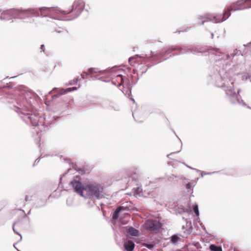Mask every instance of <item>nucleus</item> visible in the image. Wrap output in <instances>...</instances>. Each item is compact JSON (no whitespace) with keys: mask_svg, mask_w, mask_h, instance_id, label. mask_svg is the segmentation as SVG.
<instances>
[{"mask_svg":"<svg viewBox=\"0 0 251 251\" xmlns=\"http://www.w3.org/2000/svg\"><path fill=\"white\" fill-rule=\"evenodd\" d=\"M236 59L237 62L233 64L231 68L227 69V67L230 66L231 64L229 62H226L225 63V68L214 72L210 76L215 85L222 88L225 92L226 96L232 103L245 105V103L241 99L239 95V90L236 93L234 86V76L240 74L241 71L244 69V57L242 55H237Z\"/></svg>","mask_w":251,"mask_h":251,"instance_id":"f257e3e1","label":"nucleus"},{"mask_svg":"<svg viewBox=\"0 0 251 251\" xmlns=\"http://www.w3.org/2000/svg\"><path fill=\"white\" fill-rule=\"evenodd\" d=\"M34 95L33 93L27 90H22L20 95L15 100L13 103L14 110L20 114L21 118L27 124H31L33 126H40L45 125L44 121L45 119L41 116L39 117L34 113H32L33 107L32 100Z\"/></svg>","mask_w":251,"mask_h":251,"instance_id":"f03ea898","label":"nucleus"},{"mask_svg":"<svg viewBox=\"0 0 251 251\" xmlns=\"http://www.w3.org/2000/svg\"><path fill=\"white\" fill-rule=\"evenodd\" d=\"M70 185L76 193L85 199L99 200L103 196V187L97 182H88L82 184L80 181L74 180Z\"/></svg>","mask_w":251,"mask_h":251,"instance_id":"7ed1b4c3","label":"nucleus"},{"mask_svg":"<svg viewBox=\"0 0 251 251\" xmlns=\"http://www.w3.org/2000/svg\"><path fill=\"white\" fill-rule=\"evenodd\" d=\"M42 17H49L52 19L61 20L62 13H64V10L58 7H42L38 8Z\"/></svg>","mask_w":251,"mask_h":251,"instance_id":"20e7f679","label":"nucleus"},{"mask_svg":"<svg viewBox=\"0 0 251 251\" xmlns=\"http://www.w3.org/2000/svg\"><path fill=\"white\" fill-rule=\"evenodd\" d=\"M169 50L172 51L179 50L180 51L179 54L187 53L188 52L196 53L197 52H203L206 50V49L199 46H174L166 50L162 51L160 52V55L163 56L166 53L169 51Z\"/></svg>","mask_w":251,"mask_h":251,"instance_id":"39448f33","label":"nucleus"},{"mask_svg":"<svg viewBox=\"0 0 251 251\" xmlns=\"http://www.w3.org/2000/svg\"><path fill=\"white\" fill-rule=\"evenodd\" d=\"M251 8V0H239L235 3H233L223 14L224 19L226 20L230 16L231 11H237Z\"/></svg>","mask_w":251,"mask_h":251,"instance_id":"423d86ee","label":"nucleus"},{"mask_svg":"<svg viewBox=\"0 0 251 251\" xmlns=\"http://www.w3.org/2000/svg\"><path fill=\"white\" fill-rule=\"evenodd\" d=\"M84 7L85 3L83 0H76L73 3L72 9L69 11L64 10L65 13H62V15L63 16L74 12V14L69 16L70 18L69 19H67V20H72L77 18L80 15Z\"/></svg>","mask_w":251,"mask_h":251,"instance_id":"0eeeda50","label":"nucleus"},{"mask_svg":"<svg viewBox=\"0 0 251 251\" xmlns=\"http://www.w3.org/2000/svg\"><path fill=\"white\" fill-rule=\"evenodd\" d=\"M15 19L21 20H26L40 15L37 10L32 8L15 9Z\"/></svg>","mask_w":251,"mask_h":251,"instance_id":"6e6552de","label":"nucleus"},{"mask_svg":"<svg viewBox=\"0 0 251 251\" xmlns=\"http://www.w3.org/2000/svg\"><path fill=\"white\" fill-rule=\"evenodd\" d=\"M197 19L200 20H207L215 23H221L226 20L223 15L221 14L214 15L210 13H205L203 15H199L197 17ZM204 24V21H203L201 25H203Z\"/></svg>","mask_w":251,"mask_h":251,"instance_id":"1a4fd4ad","label":"nucleus"},{"mask_svg":"<svg viewBox=\"0 0 251 251\" xmlns=\"http://www.w3.org/2000/svg\"><path fill=\"white\" fill-rule=\"evenodd\" d=\"M214 50L215 53L212 54L213 56L211 57L213 58L215 62L222 61V62H225L226 60L230 59V57L233 59L237 53V50H234V52L230 55L222 52L219 49H214Z\"/></svg>","mask_w":251,"mask_h":251,"instance_id":"9d476101","label":"nucleus"},{"mask_svg":"<svg viewBox=\"0 0 251 251\" xmlns=\"http://www.w3.org/2000/svg\"><path fill=\"white\" fill-rule=\"evenodd\" d=\"M145 228L148 230L157 232L161 228V224L156 220H148L145 224Z\"/></svg>","mask_w":251,"mask_h":251,"instance_id":"9b49d317","label":"nucleus"},{"mask_svg":"<svg viewBox=\"0 0 251 251\" xmlns=\"http://www.w3.org/2000/svg\"><path fill=\"white\" fill-rule=\"evenodd\" d=\"M15 9H10L1 12L0 19L3 21H9L15 19Z\"/></svg>","mask_w":251,"mask_h":251,"instance_id":"f8f14e48","label":"nucleus"},{"mask_svg":"<svg viewBox=\"0 0 251 251\" xmlns=\"http://www.w3.org/2000/svg\"><path fill=\"white\" fill-rule=\"evenodd\" d=\"M105 101H104V100H102L98 98H94L90 100V103L88 104L87 105H99L103 107L105 106Z\"/></svg>","mask_w":251,"mask_h":251,"instance_id":"ddd939ff","label":"nucleus"},{"mask_svg":"<svg viewBox=\"0 0 251 251\" xmlns=\"http://www.w3.org/2000/svg\"><path fill=\"white\" fill-rule=\"evenodd\" d=\"M104 101H105V106L103 107V108H108L115 111L120 110V106L115 102L108 100H104Z\"/></svg>","mask_w":251,"mask_h":251,"instance_id":"4468645a","label":"nucleus"},{"mask_svg":"<svg viewBox=\"0 0 251 251\" xmlns=\"http://www.w3.org/2000/svg\"><path fill=\"white\" fill-rule=\"evenodd\" d=\"M76 90H77V87H73V88H67L66 89H61L58 91L57 94L52 96V99H56L59 97V96L62 95L63 94H65L68 92H71L72 91Z\"/></svg>","mask_w":251,"mask_h":251,"instance_id":"2eb2a0df","label":"nucleus"},{"mask_svg":"<svg viewBox=\"0 0 251 251\" xmlns=\"http://www.w3.org/2000/svg\"><path fill=\"white\" fill-rule=\"evenodd\" d=\"M134 243L130 240L125 241L124 245L125 249L127 251H132L134 248Z\"/></svg>","mask_w":251,"mask_h":251,"instance_id":"dca6fc26","label":"nucleus"},{"mask_svg":"<svg viewBox=\"0 0 251 251\" xmlns=\"http://www.w3.org/2000/svg\"><path fill=\"white\" fill-rule=\"evenodd\" d=\"M126 232L132 236H138L139 235V231L133 227H127Z\"/></svg>","mask_w":251,"mask_h":251,"instance_id":"f3484780","label":"nucleus"},{"mask_svg":"<svg viewBox=\"0 0 251 251\" xmlns=\"http://www.w3.org/2000/svg\"><path fill=\"white\" fill-rule=\"evenodd\" d=\"M182 228L184 233L186 234H190L191 232L192 229L191 222L187 221L186 223V227L185 226H182Z\"/></svg>","mask_w":251,"mask_h":251,"instance_id":"a211bd4d","label":"nucleus"},{"mask_svg":"<svg viewBox=\"0 0 251 251\" xmlns=\"http://www.w3.org/2000/svg\"><path fill=\"white\" fill-rule=\"evenodd\" d=\"M99 72V69L97 68H91L87 70V71L84 72V73L86 75H89L93 73H97Z\"/></svg>","mask_w":251,"mask_h":251,"instance_id":"6ab92c4d","label":"nucleus"},{"mask_svg":"<svg viewBox=\"0 0 251 251\" xmlns=\"http://www.w3.org/2000/svg\"><path fill=\"white\" fill-rule=\"evenodd\" d=\"M122 209V207L120 206L117 209V210L114 212L112 218L113 219L116 220L118 218L119 213Z\"/></svg>","mask_w":251,"mask_h":251,"instance_id":"aec40b11","label":"nucleus"},{"mask_svg":"<svg viewBox=\"0 0 251 251\" xmlns=\"http://www.w3.org/2000/svg\"><path fill=\"white\" fill-rule=\"evenodd\" d=\"M210 249L211 251H222V249L221 247L217 246L215 245H210Z\"/></svg>","mask_w":251,"mask_h":251,"instance_id":"412c9836","label":"nucleus"},{"mask_svg":"<svg viewBox=\"0 0 251 251\" xmlns=\"http://www.w3.org/2000/svg\"><path fill=\"white\" fill-rule=\"evenodd\" d=\"M179 240L180 238L176 235H173L171 237V243L174 244H176Z\"/></svg>","mask_w":251,"mask_h":251,"instance_id":"4be33fe9","label":"nucleus"},{"mask_svg":"<svg viewBox=\"0 0 251 251\" xmlns=\"http://www.w3.org/2000/svg\"><path fill=\"white\" fill-rule=\"evenodd\" d=\"M66 203L68 206H73L74 205V199L73 198H69L67 199Z\"/></svg>","mask_w":251,"mask_h":251,"instance_id":"5701e85b","label":"nucleus"},{"mask_svg":"<svg viewBox=\"0 0 251 251\" xmlns=\"http://www.w3.org/2000/svg\"><path fill=\"white\" fill-rule=\"evenodd\" d=\"M251 75L245 73L242 75V78L243 80L246 81L248 78L250 79Z\"/></svg>","mask_w":251,"mask_h":251,"instance_id":"b1692460","label":"nucleus"},{"mask_svg":"<svg viewBox=\"0 0 251 251\" xmlns=\"http://www.w3.org/2000/svg\"><path fill=\"white\" fill-rule=\"evenodd\" d=\"M217 173H218V172H210V173H205L203 171H201V177H203V176L204 175H211V174Z\"/></svg>","mask_w":251,"mask_h":251,"instance_id":"393cba45","label":"nucleus"},{"mask_svg":"<svg viewBox=\"0 0 251 251\" xmlns=\"http://www.w3.org/2000/svg\"><path fill=\"white\" fill-rule=\"evenodd\" d=\"M194 212L195 213L196 215L197 216H198L199 215V208H198V205L195 204L194 206Z\"/></svg>","mask_w":251,"mask_h":251,"instance_id":"a878e982","label":"nucleus"},{"mask_svg":"<svg viewBox=\"0 0 251 251\" xmlns=\"http://www.w3.org/2000/svg\"><path fill=\"white\" fill-rule=\"evenodd\" d=\"M118 77H119L121 79V82L120 83V85H123L125 82V79L122 75H118L117 76Z\"/></svg>","mask_w":251,"mask_h":251,"instance_id":"bb28decb","label":"nucleus"},{"mask_svg":"<svg viewBox=\"0 0 251 251\" xmlns=\"http://www.w3.org/2000/svg\"><path fill=\"white\" fill-rule=\"evenodd\" d=\"M64 31H66V30L61 27L55 28L54 29V31L57 33H62Z\"/></svg>","mask_w":251,"mask_h":251,"instance_id":"cd10ccee","label":"nucleus"},{"mask_svg":"<svg viewBox=\"0 0 251 251\" xmlns=\"http://www.w3.org/2000/svg\"><path fill=\"white\" fill-rule=\"evenodd\" d=\"M113 68H114V67L111 68H110V69L108 68V69H105V70H102V71H100V70H99V72L100 74H106V73H107L109 70H112Z\"/></svg>","mask_w":251,"mask_h":251,"instance_id":"c85d7f7f","label":"nucleus"},{"mask_svg":"<svg viewBox=\"0 0 251 251\" xmlns=\"http://www.w3.org/2000/svg\"><path fill=\"white\" fill-rule=\"evenodd\" d=\"M145 246L150 250H152L154 248V244H146Z\"/></svg>","mask_w":251,"mask_h":251,"instance_id":"c756f323","label":"nucleus"},{"mask_svg":"<svg viewBox=\"0 0 251 251\" xmlns=\"http://www.w3.org/2000/svg\"><path fill=\"white\" fill-rule=\"evenodd\" d=\"M15 225V223H14L13 225V230L15 233L17 234L18 235H19L20 236V241H21L22 239V235L15 229V228H14Z\"/></svg>","mask_w":251,"mask_h":251,"instance_id":"7c9ffc66","label":"nucleus"},{"mask_svg":"<svg viewBox=\"0 0 251 251\" xmlns=\"http://www.w3.org/2000/svg\"><path fill=\"white\" fill-rule=\"evenodd\" d=\"M167 177L169 178H170L171 179H174L175 178H176L177 177V176L174 174H171L170 175H168V176H167Z\"/></svg>","mask_w":251,"mask_h":251,"instance_id":"2f4dec72","label":"nucleus"},{"mask_svg":"<svg viewBox=\"0 0 251 251\" xmlns=\"http://www.w3.org/2000/svg\"><path fill=\"white\" fill-rule=\"evenodd\" d=\"M139 56L138 55H136L135 56L131 57L128 59V62L130 64V65H132L131 61L134 59H135L136 57H138Z\"/></svg>","mask_w":251,"mask_h":251,"instance_id":"473e14b6","label":"nucleus"},{"mask_svg":"<svg viewBox=\"0 0 251 251\" xmlns=\"http://www.w3.org/2000/svg\"><path fill=\"white\" fill-rule=\"evenodd\" d=\"M142 189L141 188H140V187L137 188V189H136L137 194H139L140 195V193L142 192Z\"/></svg>","mask_w":251,"mask_h":251,"instance_id":"72a5a7b5","label":"nucleus"},{"mask_svg":"<svg viewBox=\"0 0 251 251\" xmlns=\"http://www.w3.org/2000/svg\"><path fill=\"white\" fill-rule=\"evenodd\" d=\"M186 188L188 190L191 189V185L189 182L186 184Z\"/></svg>","mask_w":251,"mask_h":251,"instance_id":"f704fd0d","label":"nucleus"},{"mask_svg":"<svg viewBox=\"0 0 251 251\" xmlns=\"http://www.w3.org/2000/svg\"><path fill=\"white\" fill-rule=\"evenodd\" d=\"M180 151H176V152H172L170 154H169L168 155H167V157L169 159H172V158L171 157V156L174 154V153H177V152H179Z\"/></svg>","mask_w":251,"mask_h":251,"instance_id":"c9c22d12","label":"nucleus"},{"mask_svg":"<svg viewBox=\"0 0 251 251\" xmlns=\"http://www.w3.org/2000/svg\"><path fill=\"white\" fill-rule=\"evenodd\" d=\"M190 169H192V170L196 171L197 172H199L200 173H201V170H199L198 169H195V168H192V167H191Z\"/></svg>","mask_w":251,"mask_h":251,"instance_id":"e433bc0d","label":"nucleus"},{"mask_svg":"<svg viewBox=\"0 0 251 251\" xmlns=\"http://www.w3.org/2000/svg\"><path fill=\"white\" fill-rule=\"evenodd\" d=\"M209 32L210 33L211 38V39H213L214 37V33L213 32Z\"/></svg>","mask_w":251,"mask_h":251,"instance_id":"4c0bfd02","label":"nucleus"},{"mask_svg":"<svg viewBox=\"0 0 251 251\" xmlns=\"http://www.w3.org/2000/svg\"><path fill=\"white\" fill-rule=\"evenodd\" d=\"M44 48H45L44 45H42L41 46V49L42 50V51H44Z\"/></svg>","mask_w":251,"mask_h":251,"instance_id":"58836bf2","label":"nucleus"},{"mask_svg":"<svg viewBox=\"0 0 251 251\" xmlns=\"http://www.w3.org/2000/svg\"><path fill=\"white\" fill-rule=\"evenodd\" d=\"M182 163L185 166H186L187 167L189 168H190L191 167L189 166L188 165H186L184 162H182Z\"/></svg>","mask_w":251,"mask_h":251,"instance_id":"ea45409f","label":"nucleus"},{"mask_svg":"<svg viewBox=\"0 0 251 251\" xmlns=\"http://www.w3.org/2000/svg\"><path fill=\"white\" fill-rule=\"evenodd\" d=\"M246 46H247V47L250 48V47H251V43H249V44H248L246 45Z\"/></svg>","mask_w":251,"mask_h":251,"instance_id":"a19ab883","label":"nucleus"},{"mask_svg":"<svg viewBox=\"0 0 251 251\" xmlns=\"http://www.w3.org/2000/svg\"><path fill=\"white\" fill-rule=\"evenodd\" d=\"M25 201H28L29 200L28 199V196H26L25 198Z\"/></svg>","mask_w":251,"mask_h":251,"instance_id":"79ce46f5","label":"nucleus"},{"mask_svg":"<svg viewBox=\"0 0 251 251\" xmlns=\"http://www.w3.org/2000/svg\"><path fill=\"white\" fill-rule=\"evenodd\" d=\"M81 76L83 79H84L85 78V75H81Z\"/></svg>","mask_w":251,"mask_h":251,"instance_id":"37998d69","label":"nucleus"},{"mask_svg":"<svg viewBox=\"0 0 251 251\" xmlns=\"http://www.w3.org/2000/svg\"><path fill=\"white\" fill-rule=\"evenodd\" d=\"M75 82H71L70 83V85H73V84H75Z\"/></svg>","mask_w":251,"mask_h":251,"instance_id":"c03bdc74","label":"nucleus"},{"mask_svg":"<svg viewBox=\"0 0 251 251\" xmlns=\"http://www.w3.org/2000/svg\"><path fill=\"white\" fill-rule=\"evenodd\" d=\"M79 80V78H78V77H77V78L76 79V80H75V82H77V81H78Z\"/></svg>","mask_w":251,"mask_h":251,"instance_id":"a18cd8bd","label":"nucleus"},{"mask_svg":"<svg viewBox=\"0 0 251 251\" xmlns=\"http://www.w3.org/2000/svg\"><path fill=\"white\" fill-rule=\"evenodd\" d=\"M216 35L217 38H218L220 36V35L217 33L216 34Z\"/></svg>","mask_w":251,"mask_h":251,"instance_id":"49530a36","label":"nucleus"},{"mask_svg":"<svg viewBox=\"0 0 251 251\" xmlns=\"http://www.w3.org/2000/svg\"><path fill=\"white\" fill-rule=\"evenodd\" d=\"M130 100H131L132 101H133L134 102H135V100H134L133 99H132V98H130Z\"/></svg>","mask_w":251,"mask_h":251,"instance_id":"de8ad7c7","label":"nucleus"},{"mask_svg":"<svg viewBox=\"0 0 251 251\" xmlns=\"http://www.w3.org/2000/svg\"><path fill=\"white\" fill-rule=\"evenodd\" d=\"M55 89H56V88H54L52 91H54Z\"/></svg>","mask_w":251,"mask_h":251,"instance_id":"09e8293b","label":"nucleus"},{"mask_svg":"<svg viewBox=\"0 0 251 251\" xmlns=\"http://www.w3.org/2000/svg\"><path fill=\"white\" fill-rule=\"evenodd\" d=\"M132 116H133V117L134 118V114H132Z\"/></svg>","mask_w":251,"mask_h":251,"instance_id":"8fccbe9b","label":"nucleus"},{"mask_svg":"<svg viewBox=\"0 0 251 251\" xmlns=\"http://www.w3.org/2000/svg\"><path fill=\"white\" fill-rule=\"evenodd\" d=\"M15 76H14V77H11V78H13L14 77H15Z\"/></svg>","mask_w":251,"mask_h":251,"instance_id":"3c124183","label":"nucleus"},{"mask_svg":"<svg viewBox=\"0 0 251 251\" xmlns=\"http://www.w3.org/2000/svg\"><path fill=\"white\" fill-rule=\"evenodd\" d=\"M187 31V30H184L183 31Z\"/></svg>","mask_w":251,"mask_h":251,"instance_id":"603ef678","label":"nucleus"},{"mask_svg":"<svg viewBox=\"0 0 251 251\" xmlns=\"http://www.w3.org/2000/svg\"><path fill=\"white\" fill-rule=\"evenodd\" d=\"M17 249V250L18 251H19V250H18L17 249Z\"/></svg>","mask_w":251,"mask_h":251,"instance_id":"864d4df0","label":"nucleus"},{"mask_svg":"<svg viewBox=\"0 0 251 251\" xmlns=\"http://www.w3.org/2000/svg\"><path fill=\"white\" fill-rule=\"evenodd\" d=\"M0 12H1V10H0Z\"/></svg>","mask_w":251,"mask_h":251,"instance_id":"5fc2aeb1","label":"nucleus"}]
</instances>
